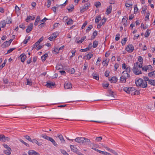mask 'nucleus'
Segmentation results:
<instances>
[{
	"mask_svg": "<svg viewBox=\"0 0 155 155\" xmlns=\"http://www.w3.org/2000/svg\"><path fill=\"white\" fill-rule=\"evenodd\" d=\"M70 147L71 150L74 152H75L78 150L76 147L74 145H70Z\"/></svg>",
	"mask_w": 155,
	"mask_h": 155,
	"instance_id": "a878e982",
	"label": "nucleus"
},
{
	"mask_svg": "<svg viewBox=\"0 0 155 155\" xmlns=\"http://www.w3.org/2000/svg\"><path fill=\"white\" fill-rule=\"evenodd\" d=\"M13 40L12 39H10L8 41H6L4 42V43L2 44L1 45L2 47L3 48H5L6 46H9L11 43L12 42Z\"/></svg>",
	"mask_w": 155,
	"mask_h": 155,
	"instance_id": "1a4fd4ad",
	"label": "nucleus"
},
{
	"mask_svg": "<svg viewBox=\"0 0 155 155\" xmlns=\"http://www.w3.org/2000/svg\"><path fill=\"white\" fill-rule=\"evenodd\" d=\"M94 5L96 7L98 8L99 6L101 5V3L100 2H96Z\"/></svg>",
	"mask_w": 155,
	"mask_h": 155,
	"instance_id": "5fc2aeb1",
	"label": "nucleus"
},
{
	"mask_svg": "<svg viewBox=\"0 0 155 155\" xmlns=\"http://www.w3.org/2000/svg\"><path fill=\"white\" fill-rule=\"evenodd\" d=\"M74 6L73 4L69 5L67 8V9L69 12L72 11V10L74 9Z\"/></svg>",
	"mask_w": 155,
	"mask_h": 155,
	"instance_id": "412c9836",
	"label": "nucleus"
},
{
	"mask_svg": "<svg viewBox=\"0 0 155 155\" xmlns=\"http://www.w3.org/2000/svg\"><path fill=\"white\" fill-rule=\"evenodd\" d=\"M59 51L58 48L57 47H55L54 50L52 51V53L53 54H57L59 53Z\"/></svg>",
	"mask_w": 155,
	"mask_h": 155,
	"instance_id": "c756f323",
	"label": "nucleus"
},
{
	"mask_svg": "<svg viewBox=\"0 0 155 155\" xmlns=\"http://www.w3.org/2000/svg\"><path fill=\"white\" fill-rule=\"evenodd\" d=\"M123 90L124 91L126 92L127 93L130 94L131 92L134 91L135 88L134 87H125L123 88Z\"/></svg>",
	"mask_w": 155,
	"mask_h": 155,
	"instance_id": "0eeeda50",
	"label": "nucleus"
},
{
	"mask_svg": "<svg viewBox=\"0 0 155 155\" xmlns=\"http://www.w3.org/2000/svg\"><path fill=\"white\" fill-rule=\"evenodd\" d=\"M58 33L57 32H54L53 33L52 35H51V36H52L53 38L55 39V38H56L57 37V36L58 35Z\"/></svg>",
	"mask_w": 155,
	"mask_h": 155,
	"instance_id": "864d4df0",
	"label": "nucleus"
},
{
	"mask_svg": "<svg viewBox=\"0 0 155 155\" xmlns=\"http://www.w3.org/2000/svg\"><path fill=\"white\" fill-rule=\"evenodd\" d=\"M32 82L31 80L27 79V84L28 85L30 86H31L32 85Z\"/></svg>",
	"mask_w": 155,
	"mask_h": 155,
	"instance_id": "de8ad7c7",
	"label": "nucleus"
},
{
	"mask_svg": "<svg viewBox=\"0 0 155 155\" xmlns=\"http://www.w3.org/2000/svg\"><path fill=\"white\" fill-rule=\"evenodd\" d=\"M19 141L23 144H24L26 146L28 147L29 146V144L28 143H26L25 142H24L22 139H20L19 140Z\"/></svg>",
	"mask_w": 155,
	"mask_h": 155,
	"instance_id": "09e8293b",
	"label": "nucleus"
},
{
	"mask_svg": "<svg viewBox=\"0 0 155 155\" xmlns=\"http://www.w3.org/2000/svg\"><path fill=\"white\" fill-rule=\"evenodd\" d=\"M149 84L153 86H155V80L150 79L149 81Z\"/></svg>",
	"mask_w": 155,
	"mask_h": 155,
	"instance_id": "bb28decb",
	"label": "nucleus"
},
{
	"mask_svg": "<svg viewBox=\"0 0 155 155\" xmlns=\"http://www.w3.org/2000/svg\"><path fill=\"white\" fill-rule=\"evenodd\" d=\"M41 136L43 138L51 141L54 146L56 147L58 146V144L52 138L47 136L45 134H42Z\"/></svg>",
	"mask_w": 155,
	"mask_h": 155,
	"instance_id": "20e7f679",
	"label": "nucleus"
},
{
	"mask_svg": "<svg viewBox=\"0 0 155 155\" xmlns=\"http://www.w3.org/2000/svg\"><path fill=\"white\" fill-rule=\"evenodd\" d=\"M83 141V143H88V144H90L91 143V141L89 139H88L87 138L84 137Z\"/></svg>",
	"mask_w": 155,
	"mask_h": 155,
	"instance_id": "2f4dec72",
	"label": "nucleus"
},
{
	"mask_svg": "<svg viewBox=\"0 0 155 155\" xmlns=\"http://www.w3.org/2000/svg\"><path fill=\"white\" fill-rule=\"evenodd\" d=\"M33 143H35L37 145L40 146L42 145L41 143L39 142L36 139H33L31 141V142Z\"/></svg>",
	"mask_w": 155,
	"mask_h": 155,
	"instance_id": "5701e85b",
	"label": "nucleus"
},
{
	"mask_svg": "<svg viewBox=\"0 0 155 155\" xmlns=\"http://www.w3.org/2000/svg\"><path fill=\"white\" fill-rule=\"evenodd\" d=\"M83 139H84V137H78L74 139V140L76 142L80 143H83L84 140Z\"/></svg>",
	"mask_w": 155,
	"mask_h": 155,
	"instance_id": "dca6fc26",
	"label": "nucleus"
},
{
	"mask_svg": "<svg viewBox=\"0 0 155 155\" xmlns=\"http://www.w3.org/2000/svg\"><path fill=\"white\" fill-rule=\"evenodd\" d=\"M112 7L111 5H110L109 7H107L106 12V14L107 15H108L111 13L112 10Z\"/></svg>",
	"mask_w": 155,
	"mask_h": 155,
	"instance_id": "2eb2a0df",
	"label": "nucleus"
},
{
	"mask_svg": "<svg viewBox=\"0 0 155 155\" xmlns=\"http://www.w3.org/2000/svg\"><path fill=\"white\" fill-rule=\"evenodd\" d=\"M24 137L27 140H28L29 141H31L32 140L31 139V138L29 136L26 135Z\"/></svg>",
	"mask_w": 155,
	"mask_h": 155,
	"instance_id": "052dcab7",
	"label": "nucleus"
},
{
	"mask_svg": "<svg viewBox=\"0 0 155 155\" xmlns=\"http://www.w3.org/2000/svg\"><path fill=\"white\" fill-rule=\"evenodd\" d=\"M147 82L145 81H144L143 80V82L141 84V85L140 87H141L142 88H145L147 86Z\"/></svg>",
	"mask_w": 155,
	"mask_h": 155,
	"instance_id": "cd10ccee",
	"label": "nucleus"
},
{
	"mask_svg": "<svg viewBox=\"0 0 155 155\" xmlns=\"http://www.w3.org/2000/svg\"><path fill=\"white\" fill-rule=\"evenodd\" d=\"M98 42L97 41H94V42H93V48H96L97 46L98 45Z\"/></svg>",
	"mask_w": 155,
	"mask_h": 155,
	"instance_id": "58836bf2",
	"label": "nucleus"
},
{
	"mask_svg": "<svg viewBox=\"0 0 155 155\" xmlns=\"http://www.w3.org/2000/svg\"><path fill=\"white\" fill-rule=\"evenodd\" d=\"M82 2L83 3H84V4L83 6L80 8V11L81 13L90 7V3L86 1H82Z\"/></svg>",
	"mask_w": 155,
	"mask_h": 155,
	"instance_id": "7ed1b4c3",
	"label": "nucleus"
},
{
	"mask_svg": "<svg viewBox=\"0 0 155 155\" xmlns=\"http://www.w3.org/2000/svg\"><path fill=\"white\" fill-rule=\"evenodd\" d=\"M146 67V68L147 70H150L151 71L152 70V67L150 65H148L146 66L145 65Z\"/></svg>",
	"mask_w": 155,
	"mask_h": 155,
	"instance_id": "c03bdc74",
	"label": "nucleus"
},
{
	"mask_svg": "<svg viewBox=\"0 0 155 155\" xmlns=\"http://www.w3.org/2000/svg\"><path fill=\"white\" fill-rule=\"evenodd\" d=\"M93 26L92 25H90L87 28L86 31L87 32H88L90 31L91 29L92 28Z\"/></svg>",
	"mask_w": 155,
	"mask_h": 155,
	"instance_id": "49530a36",
	"label": "nucleus"
},
{
	"mask_svg": "<svg viewBox=\"0 0 155 155\" xmlns=\"http://www.w3.org/2000/svg\"><path fill=\"white\" fill-rule=\"evenodd\" d=\"M28 153L29 155H40L39 154L38 152L33 150H29Z\"/></svg>",
	"mask_w": 155,
	"mask_h": 155,
	"instance_id": "f8f14e48",
	"label": "nucleus"
},
{
	"mask_svg": "<svg viewBox=\"0 0 155 155\" xmlns=\"http://www.w3.org/2000/svg\"><path fill=\"white\" fill-rule=\"evenodd\" d=\"M39 44L38 43V42H36L35 44H34L32 47V50H33L34 48H36Z\"/></svg>",
	"mask_w": 155,
	"mask_h": 155,
	"instance_id": "e2e57ef3",
	"label": "nucleus"
},
{
	"mask_svg": "<svg viewBox=\"0 0 155 155\" xmlns=\"http://www.w3.org/2000/svg\"><path fill=\"white\" fill-rule=\"evenodd\" d=\"M58 137L60 139L62 143H65V141L62 135L61 134H58Z\"/></svg>",
	"mask_w": 155,
	"mask_h": 155,
	"instance_id": "6ab92c4d",
	"label": "nucleus"
},
{
	"mask_svg": "<svg viewBox=\"0 0 155 155\" xmlns=\"http://www.w3.org/2000/svg\"><path fill=\"white\" fill-rule=\"evenodd\" d=\"M138 60L140 62V65H142V64L143 63V59L142 57L141 56H139L138 57Z\"/></svg>",
	"mask_w": 155,
	"mask_h": 155,
	"instance_id": "4c0bfd02",
	"label": "nucleus"
},
{
	"mask_svg": "<svg viewBox=\"0 0 155 155\" xmlns=\"http://www.w3.org/2000/svg\"><path fill=\"white\" fill-rule=\"evenodd\" d=\"M143 80L141 78H139L138 80H136L135 84L137 86H140L143 82Z\"/></svg>",
	"mask_w": 155,
	"mask_h": 155,
	"instance_id": "ddd939ff",
	"label": "nucleus"
},
{
	"mask_svg": "<svg viewBox=\"0 0 155 155\" xmlns=\"http://www.w3.org/2000/svg\"><path fill=\"white\" fill-rule=\"evenodd\" d=\"M86 38V36H84V37H83L80 40L78 41H77L76 42H77V43L78 44H81V43H82Z\"/></svg>",
	"mask_w": 155,
	"mask_h": 155,
	"instance_id": "72a5a7b5",
	"label": "nucleus"
},
{
	"mask_svg": "<svg viewBox=\"0 0 155 155\" xmlns=\"http://www.w3.org/2000/svg\"><path fill=\"white\" fill-rule=\"evenodd\" d=\"M130 67H127L126 68V70L122 72V75L120 77V82L125 83L126 82V79L130 78L129 73L130 71Z\"/></svg>",
	"mask_w": 155,
	"mask_h": 155,
	"instance_id": "f257e3e1",
	"label": "nucleus"
},
{
	"mask_svg": "<svg viewBox=\"0 0 155 155\" xmlns=\"http://www.w3.org/2000/svg\"><path fill=\"white\" fill-rule=\"evenodd\" d=\"M101 18L100 15H98L96 17V18L95 19V22L96 23H98L99 21L101 20Z\"/></svg>",
	"mask_w": 155,
	"mask_h": 155,
	"instance_id": "c9c22d12",
	"label": "nucleus"
},
{
	"mask_svg": "<svg viewBox=\"0 0 155 155\" xmlns=\"http://www.w3.org/2000/svg\"><path fill=\"white\" fill-rule=\"evenodd\" d=\"M6 21H5V20H3V21H1V27L2 28H4L6 25Z\"/></svg>",
	"mask_w": 155,
	"mask_h": 155,
	"instance_id": "a19ab883",
	"label": "nucleus"
},
{
	"mask_svg": "<svg viewBox=\"0 0 155 155\" xmlns=\"http://www.w3.org/2000/svg\"><path fill=\"white\" fill-rule=\"evenodd\" d=\"M109 85V84L107 83H103L102 84V86L104 88L108 87Z\"/></svg>",
	"mask_w": 155,
	"mask_h": 155,
	"instance_id": "338daca9",
	"label": "nucleus"
},
{
	"mask_svg": "<svg viewBox=\"0 0 155 155\" xmlns=\"http://www.w3.org/2000/svg\"><path fill=\"white\" fill-rule=\"evenodd\" d=\"M48 56V54L47 53H45L41 57V59L43 61H45L46 59V58Z\"/></svg>",
	"mask_w": 155,
	"mask_h": 155,
	"instance_id": "473e14b6",
	"label": "nucleus"
},
{
	"mask_svg": "<svg viewBox=\"0 0 155 155\" xmlns=\"http://www.w3.org/2000/svg\"><path fill=\"white\" fill-rule=\"evenodd\" d=\"M108 92L109 93V96H110L111 97H114V93L113 91H112L110 90H109L108 91Z\"/></svg>",
	"mask_w": 155,
	"mask_h": 155,
	"instance_id": "603ef678",
	"label": "nucleus"
},
{
	"mask_svg": "<svg viewBox=\"0 0 155 155\" xmlns=\"http://www.w3.org/2000/svg\"><path fill=\"white\" fill-rule=\"evenodd\" d=\"M134 14H136L138 12V9L137 7V5H135L134 6Z\"/></svg>",
	"mask_w": 155,
	"mask_h": 155,
	"instance_id": "ea45409f",
	"label": "nucleus"
},
{
	"mask_svg": "<svg viewBox=\"0 0 155 155\" xmlns=\"http://www.w3.org/2000/svg\"><path fill=\"white\" fill-rule=\"evenodd\" d=\"M65 89H68L72 88V85L71 84L70 82L65 83L64 85Z\"/></svg>",
	"mask_w": 155,
	"mask_h": 155,
	"instance_id": "9b49d317",
	"label": "nucleus"
},
{
	"mask_svg": "<svg viewBox=\"0 0 155 155\" xmlns=\"http://www.w3.org/2000/svg\"><path fill=\"white\" fill-rule=\"evenodd\" d=\"M142 65H140V63L137 62L134 64L132 70L133 73L136 75H138L142 74L140 69L142 68Z\"/></svg>",
	"mask_w": 155,
	"mask_h": 155,
	"instance_id": "f03ea898",
	"label": "nucleus"
},
{
	"mask_svg": "<svg viewBox=\"0 0 155 155\" xmlns=\"http://www.w3.org/2000/svg\"><path fill=\"white\" fill-rule=\"evenodd\" d=\"M33 28V24L31 23L28 26L27 28L26 29V32L27 33L30 32L32 29Z\"/></svg>",
	"mask_w": 155,
	"mask_h": 155,
	"instance_id": "9d476101",
	"label": "nucleus"
},
{
	"mask_svg": "<svg viewBox=\"0 0 155 155\" xmlns=\"http://www.w3.org/2000/svg\"><path fill=\"white\" fill-rule=\"evenodd\" d=\"M107 20V19L105 18H104L101 20V21L100 23V24L102 26L105 23Z\"/></svg>",
	"mask_w": 155,
	"mask_h": 155,
	"instance_id": "79ce46f5",
	"label": "nucleus"
},
{
	"mask_svg": "<svg viewBox=\"0 0 155 155\" xmlns=\"http://www.w3.org/2000/svg\"><path fill=\"white\" fill-rule=\"evenodd\" d=\"M40 16L39 15H38L35 19V21L34 23V25L35 26H36L38 24V23L41 21V20L40 19Z\"/></svg>",
	"mask_w": 155,
	"mask_h": 155,
	"instance_id": "aec40b11",
	"label": "nucleus"
},
{
	"mask_svg": "<svg viewBox=\"0 0 155 155\" xmlns=\"http://www.w3.org/2000/svg\"><path fill=\"white\" fill-rule=\"evenodd\" d=\"M150 30L147 29L146 31L145 34V37L146 38L148 37L150 33V32H149V31H150Z\"/></svg>",
	"mask_w": 155,
	"mask_h": 155,
	"instance_id": "3c124183",
	"label": "nucleus"
},
{
	"mask_svg": "<svg viewBox=\"0 0 155 155\" xmlns=\"http://www.w3.org/2000/svg\"><path fill=\"white\" fill-rule=\"evenodd\" d=\"M47 83L46 85L47 87L49 88H52V87L54 86L55 85V83H53L51 81L47 82Z\"/></svg>",
	"mask_w": 155,
	"mask_h": 155,
	"instance_id": "4468645a",
	"label": "nucleus"
},
{
	"mask_svg": "<svg viewBox=\"0 0 155 155\" xmlns=\"http://www.w3.org/2000/svg\"><path fill=\"white\" fill-rule=\"evenodd\" d=\"M15 49V48H10L8 50L7 53L6 54H7L10 53L12 51H13Z\"/></svg>",
	"mask_w": 155,
	"mask_h": 155,
	"instance_id": "0e129e2a",
	"label": "nucleus"
},
{
	"mask_svg": "<svg viewBox=\"0 0 155 155\" xmlns=\"http://www.w3.org/2000/svg\"><path fill=\"white\" fill-rule=\"evenodd\" d=\"M150 12L149 11H147L146 13V15L145 17V21L149 19V16L150 15Z\"/></svg>",
	"mask_w": 155,
	"mask_h": 155,
	"instance_id": "f704fd0d",
	"label": "nucleus"
},
{
	"mask_svg": "<svg viewBox=\"0 0 155 155\" xmlns=\"http://www.w3.org/2000/svg\"><path fill=\"white\" fill-rule=\"evenodd\" d=\"M88 63L87 62H85L84 65L83 70H86L87 68L88 67Z\"/></svg>",
	"mask_w": 155,
	"mask_h": 155,
	"instance_id": "6e6d98bb",
	"label": "nucleus"
},
{
	"mask_svg": "<svg viewBox=\"0 0 155 155\" xmlns=\"http://www.w3.org/2000/svg\"><path fill=\"white\" fill-rule=\"evenodd\" d=\"M20 57L21 58V61L24 62L27 57L25 54L23 53L20 55Z\"/></svg>",
	"mask_w": 155,
	"mask_h": 155,
	"instance_id": "f3484780",
	"label": "nucleus"
},
{
	"mask_svg": "<svg viewBox=\"0 0 155 155\" xmlns=\"http://www.w3.org/2000/svg\"><path fill=\"white\" fill-rule=\"evenodd\" d=\"M127 18L126 16H124L122 19V22L124 23L123 25H125L127 24Z\"/></svg>",
	"mask_w": 155,
	"mask_h": 155,
	"instance_id": "b1692460",
	"label": "nucleus"
},
{
	"mask_svg": "<svg viewBox=\"0 0 155 155\" xmlns=\"http://www.w3.org/2000/svg\"><path fill=\"white\" fill-rule=\"evenodd\" d=\"M31 38L30 36H28L27 37H26L25 39L24 40L23 42L24 44H26L28 42V41Z\"/></svg>",
	"mask_w": 155,
	"mask_h": 155,
	"instance_id": "e433bc0d",
	"label": "nucleus"
},
{
	"mask_svg": "<svg viewBox=\"0 0 155 155\" xmlns=\"http://www.w3.org/2000/svg\"><path fill=\"white\" fill-rule=\"evenodd\" d=\"M3 146L7 150L11 149V148L8 146V145L6 144L5 143L3 144Z\"/></svg>",
	"mask_w": 155,
	"mask_h": 155,
	"instance_id": "680f3d73",
	"label": "nucleus"
},
{
	"mask_svg": "<svg viewBox=\"0 0 155 155\" xmlns=\"http://www.w3.org/2000/svg\"><path fill=\"white\" fill-rule=\"evenodd\" d=\"M32 18V17L31 16H28L26 19V21L27 22H28L30 21V19Z\"/></svg>",
	"mask_w": 155,
	"mask_h": 155,
	"instance_id": "69168bd1",
	"label": "nucleus"
},
{
	"mask_svg": "<svg viewBox=\"0 0 155 155\" xmlns=\"http://www.w3.org/2000/svg\"><path fill=\"white\" fill-rule=\"evenodd\" d=\"M125 5L127 8L130 7L131 8H132L133 4L132 2L130 3H126Z\"/></svg>",
	"mask_w": 155,
	"mask_h": 155,
	"instance_id": "393cba45",
	"label": "nucleus"
},
{
	"mask_svg": "<svg viewBox=\"0 0 155 155\" xmlns=\"http://www.w3.org/2000/svg\"><path fill=\"white\" fill-rule=\"evenodd\" d=\"M46 24L45 22H43L40 25H39L38 27L39 28H41L42 27H44L45 25Z\"/></svg>",
	"mask_w": 155,
	"mask_h": 155,
	"instance_id": "13d9d810",
	"label": "nucleus"
},
{
	"mask_svg": "<svg viewBox=\"0 0 155 155\" xmlns=\"http://www.w3.org/2000/svg\"><path fill=\"white\" fill-rule=\"evenodd\" d=\"M118 79L116 76H113L109 80L111 83H116Z\"/></svg>",
	"mask_w": 155,
	"mask_h": 155,
	"instance_id": "a211bd4d",
	"label": "nucleus"
},
{
	"mask_svg": "<svg viewBox=\"0 0 155 155\" xmlns=\"http://www.w3.org/2000/svg\"><path fill=\"white\" fill-rule=\"evenodd\" d=\"M61 152L64 155H68V153L64 150L61 149L60 150Z\"/></svg>",
	"mask_w": 155,
	"mask_h": 155,
	"instance_id": "4d7b16f0",
	"label": "nucleus"
},
{
	"mask_svg": "<svg viewBox=\"0 0 155 155\" xmlns=\"http://www.w3.org/2000/svg\"><path fill=\"white\" fill-rule=\"evenodd\" d=\"M93 56V54L92 53H89L87 54L86 56L87 57V59L89 60L90 58H91Z\"/></svg>",
	"mask_w": 155,
	"mask_h": 155,
	"instance_id": "c85d7f7f",
	"label": "nucleus"
},
{
	"mask_svg": "<svg viewBox=\"0 0 155 155\" xmlns=\"http://www.w3.org/2000/svg\"><path fill=\"white\" fill-rule=\"evenodd\" d=\"M68 1H65V2L63 4H60V5H56V7H52L51 9L54 12H56V9L57 8H58V7L59 6H61V8H62V6H65L66 4L68 3Z\"/></svg>",
	"mask_w": 155,
	"mask_h": 155,
	"instance_id": "39448f33",
	"label": "nucleus"
},
{
	"mask_svg": "<svg viewBox=\"0 0 155 155\" xmlns=\"http://www.w3.org/2000/svg\"><path fill=\"white\" fill-rule=\"evenodd\" d=\"M63 68V66L61 64H57L56 67V69L57 70L62 69Z\"/></svg>",
	"mask_w": 155,
	"mask_h": 155,
	"instance_id": "a18cd8bd",
	"label": "nucleus"
},
{
	"mask_svg": "<svg viewBox=\"0 0 155 155\" xmlns=\"http://www.w3.org/2000/svg\"><path fill=\"white\" fill-rule=\"evenodd\" d=\"M120 38V35L118 33L116 35L115 37V40L117 41L119 40Z\"/></svg>",
	"mask_w": 155,
	"mask_h": 155,
	"instance_id": "bf43d9fd",
	"label": "nucleus"
},
{
	"mask_svg": "<svg viewBox=\"0 0 155 155\" xmlns=\"http://www.w3.org/2000/svg\"><path fill=\"white\" fill-rule=\"evenodd\" d=\"M134 49V46L132 45H128L126 48V50L129 53H131Z\"/></svg>",
	"mask_w": 155,
	"mask_h": 155,
	"instance_id": "423d86ee",
	"label": "nucleus"
},
{
	"mask_svg": "<svg viewBox=\"0 0 155 155\" xmlns=\"http://www.w3.org/2000/svg\"><path fill=\"white\" fill-rule=\"evenodd\" d=\"M127 41V38H124L122 40L121 42L123 45H124L125 44Z\"/></svg>",
	"mask_w": 155,
	"mask_h": 155,
	"instance_id": "37998d69",
	"label": "nucleus"
},
{
	"mask_svg": "<svg viewBox=\"0 0 155 155\" xmlns=\"http://www.w3.org/2000/svg\"><path fill=\"white\" fill-rule=\"evenodd\" d=\"M11 149H7L6 150H5L3 152L6 155H9L11 154Z\"/></svg>",
	"mask_w": 155,
	"mask_h": 155,
	"instance_id": "7c9ffc66",
	"label": "nucleus"
},
{
	"mask_svg": "<svg viewBox=\"0 0 155 155\" xmlns=\"http://www.w3.org/2000/svg\"><path fill=\"white\" fill-rule=\"evenodd\" d=\"M102 138L101 137H97L96 138L95 140L97 142H100L101 141Z\"/></svg>",
	"mask_w": 155,
	"mask_h": 155,
	"instance_id": "774afa93",
	"label": "nucleus"
},
{
	"mask_svg": "<svg viewBox=\"0 0 155 155\" xmlns=\"http://www.w3.org/2000/svg\"><path fill=\"white\" fill-rule=\"evenodd\" d=\"M10 140V138L8 137H6L3 135H0V140L3 142H5L6 141H9Z\"/></svg>",
	"mask_w": 155,
	"mask_h": 155,
	"instance_id": "6e6552de",
	"label": "nucleus"
},
{
	"mask_svg": "<svg viewBox=\"0 0 155 155\" xmlns=\"http://www.w3.org/2000/svg\"><path fill=\"white\" fill-rule=\"evenodd\" d=\"M92 75L93 77V78L98 80L99 79V75L98 74L96 73H93Z\"/></svg>",
	"mask_w": 155,
	"mask_h": 155,
	"instance_id": "4be33fe9",
	"label": "nucleus"
},
{
	"mask_svg": "<svg viewBox=\"0 0 155 155\" xmlns=\"http://www.w3.org/2000/svg\"><path fill=\"white\" fill-rule=\"evenodd\" d=\"M73 23V21L71 19H69L67 22V24L68 25H70L72 24Z\"/></svg>",
	"mask_w": 155,
	"mask_h": 155,
	"instance_id": "8fccbe9b",
	"label": "nucleus"
}]
</instances>
